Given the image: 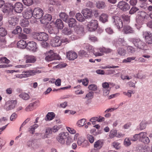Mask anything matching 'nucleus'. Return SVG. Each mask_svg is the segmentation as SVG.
<instances>
[{
  "label": "nucleus",
  "mask_w": 152,
  "mask_h": 152,
  "mask_svg": "<svg viewBox=\"0 0 152 152\" xmlns=\"http://www.w3.org/2000/svg\"><path fill=\"white\" fill-rule=\"evenodd\" d=\"M87 137L90 143H93L94 142V137L92 135L90 134H88Z\"/></svg>",
  "instance_id": "obj_63"
},
{
  "label": "nucleus",
  "mask_w": 152,
  "mask_h": 152,
  "mask_svg": "<svg viewBox=\"0 0 152 152\" xmlns=\"http://www.w3.org/2000/svg\"><path fill=\"white\" fill-rule=\"evenodd\" d=\"M48 32L50 34H57L58 33L59 30L56 28L50 26L48 27Z\"/></svg>",
  "instance_id": "obj_28"
},
{
  "label": "nucleus",
  "mask_w": 152,
  "mask_h": 152,
  "mask_svg": "<svg viewBox=\"0 0 152 152\" xmlns=\"http://www.w3.org/2000/svg\"><path fill=\"white\" fill-rule=\"evenodd\" d=\"M117 6L118 8L124 11L128 10L130 8L129 5L127 2L123 1L118 2Z\"/></svg>",
  "instance_id": "obj_8"
},
{
  "label": "nucleus",
  "mask_w": 152,
  "mask_h": 152,
  "mask_svg": "<svg viewBox=\"0 0 152 152\" xmlns=\"http://www.w3.org/2000/svg\"><path fill=\"white\" fill-rule=\"evenodd\" d=\"M14 9L15 11L17 13H20L23 9V4L20 2H17L15 3Z\"/></svg>",
  "instance_id": "obj_20"
},
{
  "label": "nucleus",
  "mask_w": 152,
  "mask_h": 152,
  "mask_svg": "<svg viewBox=\"0 0 152 152\" xmlns=\"http://www.w3.org/2000/svg\"><path fill=\"white\" fill-rule=\"evenodd\" d=\"M75 17L77 20L80 22H83L85 20V18L80 13H77Z\"/></svg>",
  "instance_id": "obj_44"
},
{
  "label": "nucleus",
  "mask_w": 152,
  "mask_h": 152,
  "mask_svg": "<svg viewBox=\"0 0 152 152\" xmlns=\"http://www.w3.org/2000/svg\"><path fill=\"white\" fill-rule=\"evenodd\" d=\"M147 134L145 132H141L139 134V140L145 144H148L150 141L149 138L147 137Z\"/></svg>",
  "instance_id": "obj_6"
},
{
  "label": "nucleus",
  "mask_w": 152,
  "mask_h": 152,
  "mask_svg": "<svg viewBox=\"0 0 152 152\" xmlns=\"http://www.w3.org/2000/svg\"><path fill=\"white\" fill-rule=\"evenodd\" d=\"M77 124L79 126H82L85 125L86 124V119L85 118H83L78 121Z\"/></svg>",
  "instance_id": "obj_47"
},
{
  "label": "nucleus",
  "mask_w": 152,
  "mask_h": 152,
  "mask_svg": "<svg viewBox=\"0 0 152 152\" xmlns=\"http://www.w3.org/2000/svg\"><path fill=\"white\" fill-rule=\"evenodd\" d=\"M59 59V57L58 55L57 54L55 53L52 50L48 51L47 56L45 58V60L48 62Z\"/></svg>",
  "instance_id": "obj_3"
},
{
  "label": "nucleus",
  "mask_w": 152,
  "mask_h": 152,
  "mask_svg": "<svg viewBox=\"0 0 152 152\" xmlns=\"http://www.w3.org/2000/svg\"><path fill=\"white\" fill-rule=\"evenodd\" d=\"M62 33L65 35H69L72 34V31L68 28H65L62 30Z\"/></svg>",
  "instance_id": "obj_42"
},
{
  "label": "nucleus",
  "mask_w": 152,
  "mask_h": 152,
  "mask_svg": "<svg viewBox=\"0 0 152 152\" xmlns=\"http://www.w3.org/2000/svg\"><path fill=\"white\" fill-rule=\"evenodd\" d=\"M24 4L28 6H30L33 3V0H22Z\"/></svg>",
  "instance_id": "obj_48"
},
{
  "label": "nucleus",
  "mask_w": 152,
  "mask_h": 152,
  "mask_svg": "<svg viewBox=\"0 0 152 152\" xmlns=\"http://www.w3.org/2000/svg\"><path fill=\"white\" fill-rule=\"evenodd\" d=\"M105 30L107 33L110 34H112L114 33L113 29L110 27H108L106 28Z\"/></svg>",
  "instance_id": "obj_64"
},
{
  "label": "nucleus",
  "mask_w": 152,
  "mask_h": 152,
  "mask_svg": "<svg viewBox=\"0 0 152 152\" xmlns=\"http://www.w3.org/2000/svg\"><path fill=\"white\" fill-rule=\"evenodd\" d=\"M7 34V31L6 29L4 28H0V36L2 37L5 36Z\"/></svg>",
  "instance_id": "obj_46"
},
{
  "label": "nucleus",
  "mask_w": 152,
  "mask_h": 152,
  "mask_svg": "<svg viewBox=\"0 0 152 152\" xmlns=\"http://www.w3.org/2000/svg\"><path fill=\"white\" fill-rule=\"evenodd\" d=\"M26 41L23 40H20L18 42L17 44L18 47L19 48L24 49L27 47Z\"/></svg>",
  "instance_id": "obj_29"
},
{
  "label": "nucleus",
  "mask_w": 152,
  "mask_h": 152,
  "mask_svg": "<svg viewBox=\"0 0 152 152\" xmlns=\"http://www.w3.org/2000/svg\"><path fill=\"white\" fill-rule=\"evenodd\" d=\"M149 19V15L144 11L138 12L136 17V21L137 23L142 24Z\"/></svg>",
  "instance_id": "obj_1"
},
{
  "label": "nucleus",
  "mask_w": 152,
  "mask_h": 152,
  "mask_svg": "<svg viewBox=\"0 0 152 152\" xmlns=\"http://www.w3.org/2000/svg\"><path fill=\"white\" fill-rule=\"evenodd\" d=\"M76 34L79 36H83L84 34V28L83 26H80L76 31Z\"/></svg>",
  "instance_id": "obj_32"
},
{
  "label": "nucleus",
  "mask_w": 152,
  "mask_h": 152,
  "mask_svg": "<svg viewBox=\"0 0 152 152\" xmlns=\"http://www.w3.org/2000/svg\"><path fill=\"white\" fill-rule=\"evenodd\" d=\"M112 145L116 149H118L120 148V143L117 142H113L112 143Z\"/></svg>",
  "instance_id": "obj_55"
},
{
  "label": "nucleus",
  "mask_w": 152,
  "mask_h": 152,
  "mask_svg": "<svg viewBox=\"0 0 152 152\" xmlns=\"http://www.w3.org/2000/svg\"><path fill=\"white\" fill-rule=\"evenodd\" d=\"M38 126V125L36 124L31 126H30V127L28 128V131L30 133L33 134L35 132V129L37 128Z\"/></svg>",
  "instance_id": "obj_40"
},
{
  "label": "nucleus",
  "mask_w": 152,
  "mask_h": 152,
  "mask_svg": "<svg viewBox=\"0 0 152 152\" xmlns=\"http://www.w3.org/2000/svg\"><path fill=\"white\" fill-rule=\"evenodd\" d=\"M143 35L145 38L147 43L148 44L152 43V34L150 32L144 31L143 32Z\"/></svg>",
  "instance_id": "obj_12"
},
{
  "label": "nucleus",
  "mask_w": 152,
  "mask_h": 152,
  "mask_svg": "<svg viewBox=\"0 0 152 152\" xmlns=\"http://www.w3.org/2000/svg\"><path fill=\"white\" fill-rule=\"evenodd\" d=\"M29 22L26 20H23L20 23V24L21 26L23 27H27L29 25Z\"/></svg>",
  "instance_id": "obj_49"
},
{
  "label": "nucleus",
  "mask_w": 152,
  "mask_h": 152,
  "mask_svg": "<svg viewBox=\"0 0 152 152\" xmlns=\"http://www.w3.org/2000/svg\"><path fill=\"white\" fill-rule=\"evenodd\" d=\"M60 18L64 22L66 23L69 19L68 15L65 12H61L59 14Z\"/></svg>",
  "instance_id": "obj_31"
},
{
  "label": "nucleus",
  "mask_w": 152,
  "mask_h": 152,
  "mask_svg": "<svg viewBox=\"0 0 152 152\" xmlns=\"http://www.w3.org/2000/svg\"><path fill=\"white\" fill-rule=\"evenodd\" d=\"M82 13L83 16L86 19H89L93 16L91 10L88 8H86L83 9Z\"/></svg>",
  "instance_id": "obj_14"
},
{
  "label": "nucleus",
  "mask_w": 152,
  "mask_h": 152,
  "mask_svg": "<svg viewBox=\"0 0 152 152\" xmlns=\"http://www.w3.org/2000/svg\"><path fill=\"white\" fill-rule=\"evenodd\" d=\"M26 48L33 52H35L36 51L37 49V44L33 41L29 42L27 44Z\"/></svg>",
  "instance_id": "obj_16"
},
{
  "label": "nucleus",
  "mask_w": 152,
  "mask_h": 152,
  "mask_svg": "<svg viewBox=\"0 0 152 152\" xmlns=\"http://www.w3.org/2000/svg\"><path fill=\"white\" fill-rule=\"evenodd\" d=\"M26 63H34L36 61V59L35 57L33 56L27 55L26 56Z\"/></svg>",
  "instance_id": "obj_27"
},
{
  "label": "nucleus",
  "mask_w": 152,
  "mask_h": 152,
  "mask_svg": "<svg viewBox=\"0 0 152 152\" xmlns=\"http://www.w3.org/2000/svg\"><path fill=\"white\" fill-rule=\"evenodd\" d=\"M50 43L53 47H58L61 45V40L58 37H56L51 40Z\"/></svg>",
  "instance_id": "obj_17"
},
{
  "label": "nucleus",
  "mask_w": 152,
  "mask_h": 152,
  "mask_svg": "<svg viewBox=\"0 0 152 152\" xmlns=\"http://www.w3.org/2000/svg\"><path fill=\"white\" fill-rule=\"evenodd\" d=\"M135 57H128L124 59L123 61V63H127L130 62L132 61L133 60L135 59Z\"/></svg>",
  "instance_id": "obj_50"
},
{
  "label": "nucleus",
  "mask_w": 152,
  "mask_h": 152,
  "mask_svg": "<svg viewBox=\"0 0 152 152\" xmlns=\"http://www.w3.org/2000/svg\"><path fill=\"white\" fill-rule=\"evenodd\" d=\"M98 23L96 20H92L89 22L87 25V28L90 31H95L97 28Z\"/></svg>",
  "instance_id": "obj_5"
},
{
  "label": "nucleus",
  "mask_w": 152,
  "mask_h": 152,
  "mask_svg": "<svg viewBox=\"0 0 152 152\" xmlns=\"http://www.w3.org/2000/svg\"><path fill=\"white\" fill-rule=\"evenodd\" d=\"M27 145L31 148L35 149L38 147L36 142L33 140H30L27 143Z\"/></svg>",
  "instance_id": "obj_22"
},
{
  "label": "nucleus",
  "mask_w": 152,
  "mask_h": 152,
  "mask_svg": "<svg viewBox=\"0 0 152 152\" xmlns=\"http://www.w3.org/2000/svg\"><path fill=\"white\" fill-rule=\"evenodd\" d=\"M77 143L79 145H82L83 147H86L88 146L89 143L87 140H84L83 137H81L78 139Z\"/></svg>",
  "instance_id": "obj_19"
},
{
  "label": "nucleus",
  "mask_w": 152,
  "mask_h": 152,
  "mask_svg": "<svg viewBox=\"0 0 152 152\" xmlns=\"http://www.w3.org/2000/svg\"><path fill=\"white\" fill-rule=\"evenodd\" d=\"M147 122L145 121H142L140 124V127L137 128V129L138 130H142L145 129L146 127V125Z\"/></svg>",
  "instance_id": "obj_35"
},
{
  "label": "nucleus",
  "mask_w": 152,
  "mask_h": 152,
  "mask_svg": "<svg viewBox=\"0 0 152 152\" xmlns=\"http://www.w3.org/2000/svg\"><path fill=\"white\" fill-rule=\"evenodd\" d=\"M94 92L92 91L90 92L86 95V98H87L88 99H91L93 97Z\"/></svg>",
  "instance_id": "obj_61"
},
{
  "label": "nucleus",
  "mask_w": 152,
  "mask_h": 152,
  "mask_svg": "<svg viewBox=\"0 0 152 152\" xmlns=\"http://www.w3.org/2000/svg\"><path fill=\"white\" fill-rule=\"evenodd\" d=\"M123 32L125 34H134L135 31L134 29L129 26H124L123 27Z\"/></svg>",
  "instance_id": "obj_18"
},
{
  "label": "nucleus",
  "mask_w": 152,
  "mask_h": 152,
  "mask_svg": "<svg viewBox=\"0 0 152 152\" xmlns=\"http://www.w3.org/2000/svg\"><path fill=\"white\" fill-rule=\"evenodd\" d=\"M132 43L137 48L143 49L145 46V43L139 39H133Z\"/></svg>",
  "instance_id": "obj_9"
},
{
  "label": "nucleus",
  "mask_w": 152,
  "mask_h": 152,
  "mask_svg": "<svg viewBox=\"0 0 152 152\" xmlns=\"http://www.w3.org/2000/svg\"><path fill=\"white\" fill-rule=\"evenodd\" d=\"M1 64L6 63L9 64L10 61L7 59L6 57L1 58Z\"/></svg>",
  "instance_id": "obj_53"
},
{
  "label": "nucleus",
  "mask_w": 152,
  "mask_h": 152,
  "mask_svg": "<svg viewBox=\"0 0 152 152\" xmlns=\"http://www.w3.org/2000/svg\"><path fill=\"white\" fill-rule=\"evenodd\" d=\"M112 21L113 24L116 26L117 28L120 29L123 26L121 20L118 16H113L112 17Z\"/></svg>",
  "instance_id": "obj_4"
},
{
  "label": "nucleus",
  "mask_w": 152,
  "mask_h": 152,
  "mask_svg": "<svg viewBox=\"0 0 152 152\" xmlns=\"http://www.w3.org/2000/svg\"><path fill=\"white\" fill-rule=\"evenodd\" d=\"M43 14V10L39 8H36L33 10V17L36 19H41Z\"/></svg>",
  "instance_id": "obj_7"
},
{
  "label": "nucleus",
  "mask_w": 152,
  "mask_h": 152,
  "mask_svg": "<svg viewBox=\"0 0 152 152\" xmlns=\"http://www.w3.org/2000/svg\"><path fill=\"white\" fill-rule=\"evenodd\" d=\"M67 58L70 60H73L77 57V55L75 52L70 51L67 53Z\"/></svg>",
  "instance_id": "obj_21"
},
{
  "label": "nucleus",
  "mask_w": 152,
  "mask_h": 152,
  "mask_svg": "<svg viewBox=\"0 0 152 152\" xmlns=\"http://www.w3.org/2000/svg\"><path fill=\"white\" fill-rule=\"evenodd\" d=\"M52 130V128L49 127L46 128L45 132V133L46 134V135L49 136L50 134H52L53 133Z\"/></svg>",
  "instance_id": "obj_60"
},
{
  "label": "nucleus",
  "mask_w": 152,
  "mask_h": 152,
  "mask_svg": "<svg viewBox=\"0 0 152 152\" xmlns=\"http://www.w3.org/2000/svg\"><path fill=\"white\" fill-rule=\"evenodd\" d=\"M96 6L99 9H103L106 7V5L104 2L100 1L96 3Z\"/></svg>",
  "instance_id": "obj_36"
},
{
  "label": "nucleus",
  "mask_w": 152,
  "mask_h": 152,
  "mask_svg": "<svg viewBox=\"0 0 152 152\" xmlns=\"http://www.w3.org/2000/svg\"><path fill=\"white\" fill-rule=\"evenodd\" d=\"M130 139L129 138H126L124 141V144L126 146H129L131 144Z\"/></svg>",
  "instance_id": "obj_52"
},
{
  "label": "nucleus",
  "mask_w": 152,
  "mask_h": 152,
  "mask_svg": "<svg viewBox=\"0 0 152 152\" xmlns=\"http://www.w3.org/2000/svg\"><path fill=\"white\" fill-rule=\"evenodd\" d=\"M138 139H139V134L134 135L132 137L130 138V140L132 141H136Z\"/></svg>",
  "instance_id": "obj_58"
},
{
  "label": "nucleus",
  "mask_w": 152,
  "mask_h": 152,
  "mask_svg": "<svg viewBox=\"0 0 152 152\" xmlns=\"http://www.w3.org/2000/svg\"><path fill=\"white\" fill-rule=\"evenodd\" d=\"M33 11L31 8H28L25 12L24 16H25L26 18V19H29L33 17Z\"/></svg>",
  "instance_id": "obj_25"
},
{
  "label": "nucleus",
  "mask_w": 152,
  "mask_h": 152,
  "mask_svg": "<svg viewBox=\"0 0 152 152\" xmlns=\"http://www.w3.org/2000/svg\"><path fill=\"white\" fill-rule=\"evenodd\" d=\"M17 103L16 100H11L9 101L6 103V105L8 106L6 108V109L7 111H9L14 109Z\"/></svg>",
  "instance_id": "obj_15"
},
{
  "label": "nucleus",
  "mask_w": 152,
  "mask_h": 152,
  "mask_svg": "<svg viewBox=\"0 0 152 152\" xmlns=\"http://www.w3.org/2000/svg\"><path fill=\"white\" fill-rule=\"evenodd\" d=\"M67 136L68 133H61L57 137V140L60 143L63 144L65 143V140L67 138Z\"/></svg>",
  "instance_id": "obj_10"
},
{
  "label": "nucleus",
  "mask_w": 152,
  "mask_h": 152,
  "mask_svg": "<svg viewBox=\"0 0 152 152\" xmlns=\"http://www.w3.org/2000/svg\"><path fill=\"white\" fill-rule=\"evenodd\" d=\"M19 96L20 98L25 100H27L29 98L28 94L25 93H22Z\"/></svg>",
  "instance_id": "obj_45"
},
{
  "label": "nucleus",
  "mask_w": 152,
  "mask_h": 152,
  "mask_svg": "<svg viewBox=\"0 0 152 152\" xmlns=\"http://www.w3.org/2000/svg\"><path fill=\"white\" fill-rule=\"evenodd\" d=\"M22 31L21 28L19 26H17L16 27V29L14 30L13 32L15 34H19L21 33Z\"/></svg>",
  "instance_id": "obj_57"
},
{
  "label": "nucleus",
  "mask_w": 152,
  "mask_h": 152,
  "mask_svg": "<svg viewBox=\"0 0 152 152\" xmlns=\"http://www.w3.org/2000/svg\"><path fill=\"white\" fill-rule=\"evenodd\" d=\"M108 16L107 14H102L100 17V20L103 23H105L107 21Z\"/></svg>",
  "instance_id": "obj_38"
},
{
  "label": "nucleus",
  "mask_w": 152,
  "mask_h": 152,
  "mask_svg": "<svg viewBox=\"0 0 152 152\" xmlns=\"http://www.w3.org/2000/svg\"><path fill=\"white\" fill-rule=\"evenodd\" d=\"M55 117L54 113L53 112L49 113L47 114L45 118V120L50 121L53 119Z\"/></svg>",
  "instance_id": "obj_37"
},
{
  "label": "nucleus",
  "mask_w": 152,
  "mask_h": 152,
  "mask_svg": "<svg viewBox=\"0 0 152 152\" xmlns=\"http://www.w3.org/2000/svg\"><path fill=\"white\" fill-rule=\"evenodd\" d=\"M84 48L89 52H90L92 50V47L91 46L89 45L88 44H85L84 45Z\"/></svg>",
  "instance_id": "obj_62"
},
{
  "label": "nucleus",
  "mask_w": 152,
  "mask_h": 152,
  "mask_svg": "<svg viewBox=\"0 0 152 152\" xmlns=\"http://www.w3.org/2000/svg\"><path fill=\"white\" fill-rule=\"evenodd\" d=\"M78 55L79 56H80L81 57H86L88 55L87 53L83 50H80L78 53Z\"/></svg>",
  "instance_id": "obj_54"
},
{
  "label": "nucleus",
  "mask_w": 152,
  "mask_h": 152,
  "mask_svg": "<svg viewBox=\"0 0 152 152\" xmlns=\"http://www.w3.org/2000/svg\"><path fill=\"white\" fill-rule=\"evenodd\" d=\"M6 41L4 37H0V47L4 48L5 47Z\"/></svg>",
  "instance_id": "obj_43"
},
{
  "label": "nucleus",
  "mask_w": 152,
  "mask_h": 152,
  "mask_svg": "<svg viewBox=\"0 0 152 152\" xmlns=\"http://www.w3.org/2000/svg\"><path fill=\"white\" fill-rule=\"evenodd\" d=\"M139 10V9L135 7H132L129 10V13L131 15L133 14Z\"/></svg>",
  "instance_id": "obj_51"
},
{
  "label": "nucleus",
  "mask_w": 152,
  "mask_h": 152,
  "mask_svg": "<svg viewBox=\"0 0 152 152\" xmlns=\"http://www.w3.org/2000/svg\"><path fill=\"white\" fill-rule=\"evenodd\" d=\"M14 9V6L12 3H7L5 4L2 9L3 12L5 13H7L12 12Z\"/></svg>",
  "instance_id": "obj_13"
},
{
  "label": "nucleus",
  "mask_w": 152,
  "mask_h": 152,
  "mask_svg": "<svg viewBox=\"0 0 152 152\" xmlns=\"http://www.w3.org/2000/svg\"><path fill=\"white\" fill-rule=\"evenodd\" d=\"M103 145V142L100 140H98L94 143V147L97 149H100Z\"/></svg>",
  "instance_id": "obj_34"
},
{
  "label": "nucleus",
  "mask_w": 152,
  "mask_h": 152,
  "mask_svg": "<svg viewBox=\"0 0 152 152\" xmlns=\"http://www.w3.org/2000/svg\"><path fill=\"white\" fill-rule=\"evenodd\" d=\"M18 37L19 39H27V35L23 33H20L19 34Z\"/></svg>",
  "instance_id": "obj_59"
},
{
  "label": "nucleus",
  "mask_w": 152,
  "mask_h": 152,
  "mask_svg": "<svg viewBox=\"0 0 152 152\" xmlns=\"http://www.w3.org/2000/svg\"><path fill=\"white\" fill-rule=\"evenodd\" d=\"M117 52L119 55L121 56H124L126 54V51L124 48H119L117 50Z\"/></svg>",
  "instance_id": "obj_39"
},
{
  "label": "nucleus",
  "mask_w": 152,
  "mask_h": 152,
  "mask_svg": "<svg viewBox=\"0 0 152 152\" xmlns=\"http://www.w3.org/2000/svg\"><path fill=\"white\" fill-rule=\"evenodd\" d=\"M32 37L34 39L39 41H46L48 39V35L44 32H34L32 34Z\"/></svg>",
  "instance_id": "obj_2"
},
{
  "label": "nucleus",
  "mask_w": 152,
  "mask_h": 152,
  "mask_svg": "<svg viewBox=\"0 0 152 152\" xmlns=\"http://www.w3.org/2000/svg\"><path fill=\"white\" fill-rule=\"evenodd\" d=\"M9 23L10 25L15 26L19 21L18 19L15 16L9 18Z\"/></svg>",
  "instance_id": "obj_24"
},
{
  "label": "nucleus",
  "mask_w": 152,
  "mask_h": 152,
  "mask_svg": "<svg viewBox=\"0 0 152 152\" xmlns=\"http://www.w3.org/2000/svg\"><path fill=\"white\" fill-rule=\"evenodd\" d=\"M46 3L51 5L59 7L61 5V2L58 0H45Z\"/></svg>",
  "instance_id": "obj_26"
},
{
  "label": "nucleus",
  "mask_w": 152,
  "mask_h": 152,
  "mask_svg": "<svg viewBox=\"0 0 152 152\" xmlns=\"http://www.w3.org/2000/svg\"><path fill=\"white\" fill-rule=\"evenodd\" d=\"M66 23H68L69 27L72 28L75 27L76 25L77 22L75 19L73 18H69L68 22Z\"/></svg>",
  "instance_id": "obj_30"
},
{
  "label": "nucleus",
  "mask_w": 152,
  "mask_h": 152,
  "mask_svg": "<svg viewBox=\"0 0 152 152\" xmlns=\"http://www.w3.org/2000/svg\"><path fill=\"white\" fill-rule=\"evenodd\" d=\"M52 19V16L51 15L46 14L44 16H42L40 19V21L41 23L44 24H47L49 23Z\"/></svg>",
  "instance_id": "obj_11"
},
{
  "label": "nucleus",
  "mask_w": 152,
  "mask_h": 152,
  "mask_svg": "<svg viewBox=\"0 0 152 152\" xmlns=\"http://www.w3.org/2000/svg\"><path fill=\"white\" fill-rule=\"evenodd\" d=\"M38 102V101H36L32 103H30L26 108V111L27 112H29L32 110L34 109V104Z\"/></svg>",
  "instance_id": "obj_33"
},
{
  "label": "nucleus",
  "mask_w": 152,
  "mask_h": 152,
  "mask_svg": "<svg viewBox=\"0 0 152 152\" xmlns=\"http://www.w3.org/2000/svg\"><path fill=\"white\" fill-rule=\"evenodd\" d=\"M124 43V39L119 38L117 41L116 42V45H123Z\"/></svg>",
  "instance_id": "obj_56"
},
{
  "label": "nucleus",
  "mask_w": 152,
  "mask_h": 152,
  "mask_svg": "<svg viewBox=\"0 0 152 152\" xmlns=\"http://www.w3.org/2000/svg\"><path fill=\"white\" fill-rule=\"evenodd\" d=\"M55 26L58 29H62L64 27V23L60 19H57L55 22Z\"/></svg>",
  "instance_id": "obj_23"
},
{
  "label": "nucleus",
  "mask_w": 152,
  "mask_h": 152,
  "mask_svg": "<svg viewBox=\"0 0 152 152\" xmlns=\"http://www.w3.org/2000/svg\"><path fill=\"white\" fill-rule=\"evenodd\" d=\"M99 51L102 53H111L113 50L109 48H105L104 47L100 48Z\"/></svg>",
  "instance_id": "obj_41"
}]
</instances>
